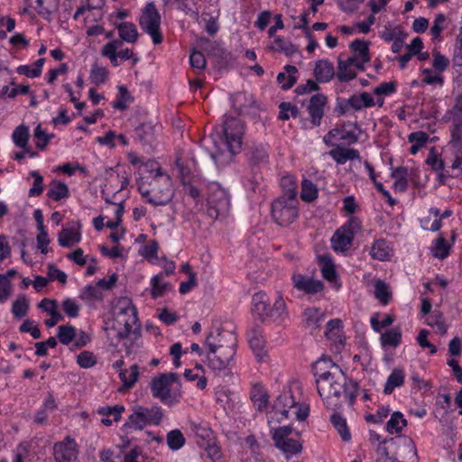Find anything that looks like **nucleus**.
Returning a JSON list of instances; mask_svg holds the SVG:
<instances>
[{"instance_id": "nucleus-14", "label": "nucleus", "mask_w": 462, "mask_h": 462, "mask_svg": "<svg viewBox=\"0 0 462 462\" xmlns=\"http://www.w3.org/2000/svg\"><path fill=\"white\" fill-rule=\"evenodd\" d=\"M375 105L374 99L368 92L352 95L349 98H337L335 112L338 116L347 114L350 110L360 111Z\"/></svg>"}, {"instance_id": "nucleus-7", "label": "nucleus", "mask_w": 462, "mask_h": 462, "mask_svg": "<svg viewBox=\"0 0 462 462\" xmlns=\"http://www.w3.org/2000/svg\"><path fill=\"white\" fill-rule=\"evenodd\" d=\"M444 119L453 124L450 143L455 160L452 168L462 170V96L456 97L454 106L446 112Z\"/></svg>"}, {"instance_id": "nucleus-49", "label": "nucleus", "mask_w": 462, "mask_h": 462, "mask_svg": "<svg viewBox=\"0 0 462 462\" xmlns=\"http://www.w3.org/2000/svg\"><path fill=\"white\" fill-rule=\"evenodd\" d=\"M29 310V301L24 295L19 296L12 304V313L16 318L26 316Z\"/></svg>"}, {"instance_id": "nucleus-59", "label": "nucleus", "mask_w": 462, "mask_h": 462, "mask_svg": "<svg viewBox=\"0 0 462 462\" xmlns=\"http://www.w3.org/2000/svg\"><path fill=\"white\" fill-rule=\"evenodd\" d=\"M342 328V321L339 319H330L326 325L325 336L332 339L339 336Z\"/></svg>"}, {"instance_id": "nucleus-15", "label": "nucleus", "mask_w": 462, "mask_h": 462, "mask_svg": "<svg viewBox=\"0 0 462 462\" xmlns=\"http://www.w3.org/2000/svg\"><path fill=\"white\" fill-rule=\"evenodd\" d=\"M359 228V224L356 219H352L348 226H344L337 229L331 238L332 248L336 252L347 251L353 243L355 229Z\"/></svg>"}, {"instance_id": "nucleus-22", "label": "nucleus", "mask_w": 462, "mask_h": 462, "mask_svg": "<svg viewBox=\"0 0 462 462\" xmlns=\"http://www.w3.org/2000/svg\"><path fill=\"white\" fill-rule=\"evenodd\" d=\"M313 73L317 82H329L335 76L334 65L328 60H319L315 64Z\"/></svg>"}, {"instance_id": "nucleus-45", "label": "nucleus", "mask_w": 462, "mask_h": 462, "mask_svg": "<svg viewBox=\"0 0 462 462\" xmlns=\"http://www.w3.org/2000/svg\"><path fill=\"white\" fill-rule=\"evenodd\" d=\"M251 400L258 410L266 407L268 402V395L261 385H254L251 391Z\"/></svg>"}, {"instance_id": "nucleus-4", "label": "nucleus", "mask_w": 462, "mask_h": 462, "mask_svg": "<svg viewBox=\"0 0 462 462\" xmlns=\"http://www.w3.org/2000/svg\"><path fill=\"white\" fill-rule=\"evenodd\" d=\"M224 134L227 152H219L211 155L217 165H224L238 153L242 147L245 134L243 122L236 117H227L224 124Z\"/></svg>"}, {"instance_id": "nucleus-20", "label": "nucleus", "mask_w": 462, "mask_h": 462, "mask_svg": "<svg viewBox=\"0 0 462 462\" xmlns=\"http://www.w3.org/2000/svg\"><path fill=\"white\" fill-rule=\"evenodd\" d=\"M248 343L255 356L262 361L266 356L265 339L258 328H253L247 334Z\"/></svg>"}, {"instance_id": "nucleus-43", "label": "nucleus", "mask_w": 462, "mask_h": 462, "mask_svg": "<svg viewBox=\"0 0 462 462\" xmlns=\"http://www.w3.org/2000/svg\"><path fill=\"white\" fill-rule=\"evenodd\" d=\"M318 188L310 180H303L301 182L300 199L305 202L314 201L318 198Z\"/></svg>"}, {"instance_id": "nucleus-50", "label": "nucleus", "mask_w": 462, "mask_h": 462, "mask_svg": "<svg viewBox=\"0 0 462 462\" xmlns=\"http://www.w3.org/2000/svg\"><path fill=\"white\" fill-rule=\"evenodd\" d=\"M167 443L171 450H178L184 446L185 438L180 430H173L167 434Z\"/></svg>"}, {"instance_id": "nucleus-21", "label": "nucleus", "mask_w": 462, "mask_h": 462, "mask_svg": "<svg viewBox=\"0 0 462 462\" xmlns=\"http://www.w3.org/2000/svg\"><path fill=\"white\" fill-rule=\"evenodd\" d=\"M302 322L306 328L313 331L320 328L325 320V313L319 308L310 307L303 311Z\"/></svg>"}, {"instance_id": "nucleus-33", "label": "nucleus", "mask_w": 462, "mask_h": 462, "mask_svg": "<svg viewBox=\"0 0 462 462\" xmlns=\"http://www.w3.org/2000/svg\"><path fill=\"white\" fill-rule=\"evenodd\" d=\"M136 138L143 144L151 143L155 135V125L152 123H143L134 130Z\"/></svg>"}, {"instance_id": "nucleus-53", "label": "nucleus", "mask_w": 462, "mask_h": 462, "mask_svg": "<svg viewBox=\"0 0 462 462\" xmlns=\"http://www.w3.org/2000/svg\"><path fill=\"white\" fill-rule=\"evenodd\" d=\"M34 138L36 139V147L40 150H43L50 140L53 137V134H48L45 130L42 129L41 125H38L34 129Z\"/></svg>"}, {"instance_id": "nucleus-37", "label": "nucleus", "mask_w": 462, "mask_h": 462, "mask_svg": "<svg viewBox=\"0 0 462 462\" xmlns=\"http://www.w3.org/2000/svg\"><path fill=\"white\" fill-rule=\"evenodd\" d=\"M407 425V420L403 418L401 411H394L386 423V430L390 434H399Z\"/></svg>"}, {"instance_id": "nucleus-47", "label": "nucleus", "mask_w": 462, "mask_h": 462, "mask_svg": "<svg viewBox=\"0 0 462 462\" xmlns=\"http://www.w3.org/2000/svg\"><path fill=\"white\" fill-rule=\"evenodd\" d=\"M57 337L61 344L68 346L76 337V328L71 325L60 326Z\"/></svg>"}, {"instance_id": "nucleus-38", "label": "nucleus", "mask_w": 462, "mask_h": 462, "mask_svg": "<svg viewBox=\"0 0 462 462\" xmlns=\"http://www.w3.org/2000/svg\"><path fill=\"white\" fill-rule=\"evenodd\" d=\"M79 298L88 304L103 300V292L96 284L87 285L80 292Z\"/></svg>"}, {"instance_id": "nucleus-36", "label": "nucleus", "mask_w": 462, "mask_h": 462, "mask_svg": "<svg viewBox=\"0 0 462 462\" xmlns=\"http://www.w3.org/2000/svg\"><path fill=\"white\" fill-rule=\"evenodd\" d=\"M139 377V366L133 365L130 366V370H120L119 378L123 383V385L126 389L134 387Z\"/></svg>"}, {"instance_id": "nucleus-61", "label": "nucleus", "mask_w": 462, "mask_h": 462, "mask_svg": "<svg viewBox=\"0 0 462 462\" xmlns=\"http://www.w3.org/2000/svg\"><path fill=\"white\" fill-rule=\"evenodd\" d=\"M390 408L388 406L379 407L375 414H366L365 419L367 422L382 423L389 415Z\"/></svg>"}, {"instance_id": "nucleus-58", "label": "nucleus", "mask_w": 462, "mask_h": 462, "mask_svg": "<svg viewBox=\"0 0 462 462\" xmlns=\"http://www.w3.org/2000/svg\"><path fill=\"white\" fill-rule=\"evenodd\" d=\"M30 174L34 179V180L32 187L29 189V196H40L43 191V178L37 171H32Z\"/></svg>"}, {"instance_id": "nucleus-31", "label": "nucleus", "mask_w": 462, "mask_h": 462, "mask_svg": "<svg viewBox=\"0 0 462 462\" xmlns=\"http://www.w3.org/2000/svg\"><path fill=\"white\" fill-rule=\"evenodd\" d=\"M275 447L286 454L287 457L300 454L302 450L301 443L291 438L276 441Z\"/></svg>"}, {"instance_id": "nucleus-40", "label": "nucleus", "mask_w": 462, "mask_h": 462, "mask_svg": "<svg viewBox=\"0 0 462 462\" xmlns=\"http://www.w3.org/2000/svg\"><path fill=\"white\" fill-rule=\"evenodd\" d=\"M319 262L323 278L329 282L334 281L336 279V270L331 256L329 254L320 255Z\"/></svg>"}, {"instance_id": "nucleus-46", "label": "nucleus", "mask_w": 462, "mask_h": 462, "mask_svg": "<svg viewBox=\"0 0 462 462\" xmlns=\"http://www.w3.org/2000/svg\"><path fill=\"white\" fill-rule=\"evenodd\" d=\"M402 338V333L399 328H392L387 330L381 336V342L383 346H397Z\"/></svg>"}, {"instance_id": "nucleus-2", "label": "nucleus", "mask_w": 462, "mask_h": 462, "mask_svg": "<svg viewBox=\"0 0 462 462\" xmlns=\"http://www.w3.org/2000/svg\"><path fill=\"white\" fill-rule=\"evenodd\" d=\"M138 191L143 198H146L148 203L153 206L166 205L173 197L171 180L160 170L152 176L150 180L142 178L138 181Z\"/></svg>"}, {"instance_id": "nucleus-32", "label": "nucleus", "mask_w": 462, "mask_h": 462, "mask_svg": "<svg viewBox=\"0 0 462 462\" xmlns=\"http://www.w3.org/2000/svg\"><path fill=\"white\" fill-rule=\"evenodd\" d=\"M370 255L375 260H388L390 257V247L387 242L384 239L374 241L370 249Z\"/></svg>"}, {"instance_id": "nucleus-5", "label": "nucleus", "mask_w": 462, "mask_h": 462, "mask_svg": "<svg viewBox=\"0 0 462 462\" xmlns=\"http://www.w3.org/2000/svg\"><path fill=\"white\" fill-rule=\"evenodd\" d=\"M226 343L228 346L222 347L217 343H211V340H205L204 346L208 348L207 360L208 366L217 371L226 369L230 365L236 353V337L234 333H227Z\"/></svg>"}, {"instance_id": "nucleus-25", "label": "nucleus", "mask_w": 462, "mask_h": 462, "mask_svg": "<svg viewBox=\"0 0 462 462\" xmlns=\"http://www.w3.org/2000/svg\"><path fill=\"white\" fill-rule=\"evenodd\" d=\"M329 155L337 164H344L347 161L360 160L359 152L356 149H345L337 147L329 152Z\"/></svg>"}, {"instance_id": "nucleus-48", "label": "nucleus", "mask_w": 462, "mask_h": 462, "mask_svg": "<svg viewBox=\"0 0 462 462\" xmlns=\"http://www.w3.org/2000/svg\"><path fill=\"white\" fill-rule=\"evenodd\" d=\"M374 296L383 305L389 303L392 294L388 285L384 282L377 281L375 282Z\"/></svg>"}, {"instance_id": "nucleus-60", "label": "nucleus", "mask_w": 462, "mask_h": 462, "mask_svg": "<svg viewBox=\"0 0 462 462\" xmlns=\"http://www.w3.org/2000/svg\"><path fill=\"white\" fill-rule=\"evenodd\" d=\"M432 56V67L435 71L442 74V72L448 69L449 60L443 54L438 51L433 52Z\"/></svg>"}, {"instance_id": "nucleus-16", "label": "nucleus", "mask_w": 462, "mask_h": 462, "mask_svg": "<svg viewBox=\"0 0 462 462\" xmlns=\"http://www.w3.org/2000/svg\"><path fill=\"white\" fill-rule=\"evenodd\" d=\"M328 103V97L320 93L313 95L307 106L310 122L314 126H319L324 116V108Z\"/></svg>"}, {"instance_id": "nucleus-34", "label": "nucleus", "mask_w": 462, "mask_h": 462, "mask_svg": "<svg viewBox=\"0 0 462 462\" xmlns=\"http://www.w3.org/2000/svg\"><path fill=\"white\" fill-rule=\"evenodd\" d=\"M330 421L337 430L343 441H348L351 439V434L344 417L337 412H334L330 416Z\"/></svg>"}, {"instance_id": "nucleus-51", "label": "nucleus", "mask_w": 462, "mask_h": 462, "mask_svg": "<svg viewBox=\"0 0 462 462\" xmlns=\"http://www.w3.org/2000/svg\"><path fill=\"white\" fill-rule=\"evenodd\" d=\"M108 78V71L104 67L95 64L92 66L89 75L90 81L95 85H100L106 82Z\"/></svg>"}, {"instance_id": "nucleus-1", "label": "nucleus", "mask_w": 462, "mask_h": 462, "mask_svg": "<svg viewBox=\"0 0 462 462\" xmlns=\"http://www.w3.org/2000/svg\"><path fill=\"white\" fill-rule=\"evenodd\" d=\"M317 390L327 409L337 411L347 403L353 406L359 384L348 378L330 358H320L313 365Z\"/></svg>"}, {"instance_id": "nucleus-10", "label": "nucleus", "mask_w": 462, "mask_h": 462, "mask_svg": "<svg viewBox=\"0 0 462 462\" xmlns=\"http://www.w3.org/2000/svg\"><path fill=\"white\" fill-rule=\"evenodd\" d=\"M177 381L178 374L176 373L162 374L153 377L150 383L152 395L165 405L178 403L180 394L171 392V385Z\"/></svg>"}, {"instance_id": "nucleus-57", "label": "nucleus", "mask_w": 462, "mask_h": 462, "mask_svg": "<svg viewBox=\"0 0 462 462\" xmlns=\"http://www.w3.org/2000/svg\"><path fill=\"white\" fill-rule=\"evenodd\" d=\"M124 411L125 407L123 405L117 404L115 406L102 407L98 410V413L106 417L112 416L115 421H118Z\"/></svg>"}, {"instance_id": "nucleus-52", "label": "nucleus", "mask_w": 462, "mask_h": 462, "mask_svg": "<svg viewBox=\"0 0 462 462\" xmlns=\"http://www.w3.org/2000/svg\"><path fill=\"white\" fill-rule=\"evenodd\" d=\"M423 75L422 82L428 85H438L442 87L444 84V77L442 74L432 71L430 69H423L421 70Z\"/></svg>"}, {"instance_id": "nucleus-55", "label": "nucleus", "mask_w": 462, "mask_h": 462, "mask_svg": "<svg viewBox=\"0 0 462 462\" xmlns=\"http://www.w3.org/2000/svg\"><path fill=\"white\" fill-rule=\"evenodd\" d=\"M77 363L81 368H90L97 364L95 355L90 351H83L77 356Z\"/></svg>"}, {"instance_id": "nucleus-62", "label": "nucleus", "mask_w": 462, "mask_h": 462, "mask_svg": "<svg viewBox=\"0 0 462 462\" xmlns=\"http://www.w3.org/2000/svg\"><path fill=\"white\" fill-rule=\"evenodd\" d=\"M62 309L65 314L69 318H76L79 316V306L78 305L76 300L70 298H66L62 301Z\"/></svg>"}, {"instance_id": "nucleus-41", "label": "nucleus", "mask_w": 462, "mask_h": 462, "mask_svg": "<svg viewBox=\"0 0 462 462\" xmlns=\"http://www.w3.org/2000/svg\"><path fill=\"white\" fill-rule=\"evenodd\" d=\"M12 139L17 147L25 149L29 140V127L24 125L17 126L13 132Z\"/></svg>"}, {"instance_id": "nucleus-63", "label": "nucleus", "mask_w": 462, "mask_h": 462, "mask_svg": "<svg viewBox=\"0 0 462 462\" xmlns=\"http://www.w3.org/2000/svg\"><path fill=\"white\" fill-rule=\"evenodd\" d=\"M449 245L443 236H439L435 242L434 255L439 259H444L448 255Z\"/></svg>"}, {"instance_id": "nucleus-64", "label": "nucleus", "mask_w": 462, "mask_h": 462, "mask_svg": "<svg viewBox=\"0 0 462 462\" xmlns=\"http://www.w3.org/2000/svg\"><path fill=\"white\" fill-rule=\"evenodd\" d=\"M190 66L195 69L203 70L206 68L207 61L202 52L194 51L189 56Z\"/></svg>"}, {"instance_id": "nucleus-8", "label": "nucleus", "mask_w": 462, "mask_h": 462, "mask_svg": "<svg viewBox=\"0 0 462 462\" xmlns=\"http://www.w3.org/2000/svg\"><path fill=\"white\" fill-rule=\"evenodd\" d=\"M115 328L118 329V337L125 338L138 328L136 308L130 300L122 299L116 307Z\"/></svg>"}, {"instance_id": "nucleus-19", "label": "nucleus", "mask_w": 462, "mask_h": 462, "mask_svg": "<svg viewBox=\"0 0 462 462\" xmlns=\"http://www.w3.org/2000/svg\"><path fill=\"white\" fill-rule=\"evenodd\" d=\"M350 48L354 55L349 57V59H354L356 68L364 71L365 64L370 60L368 43L361 40H355L350 44Z\"/></svg>"}, {"instance_id": "nucleus-9", "label": "nucleus", "mask_w": 462, "mask_h": 462, "mask_svg": "<svg viewBox=\"0 0 462 462\" xmlns=\"http://www.w3.org/2000/svg\"><path fill=\"white\" fill-rule=\"evenodd\" d=\"M164 411L159 405H137L128 417L125 426L142 430L146 426H159L164 419Z\"/></svg>"}, {"instance_id": "nucleus-26", "label": "nucleus", "mask_w": 462, "mask_h": 462, "mask_svg": "<svg viewBox=\"0 0 462 462\" xmlns=\"http://www.w3.org/2000/svg\"><path fill=\"white\" fill-rule=\"evenodd\" d=\"M81 239L80 232L75 228H65L63 227L58 236L59 245L62 247H70L74 244L79 243Z\"/></svg>"}, {"instance_id": "nucleus-30", "label": "nucleus", "mask_w": 462, "mask_h": 462, "mask_svg": "<svg viewBox=\"0 0 462 462\" xmlns=\"http://www.w3.org/2000/svg\"><path fill=\"white\" fill-rule=\"evenodd\" d=\"M391 176L394 180L393 189L399 192L405 191L408 187V168L397 167L393 170Z\"/></svg>"}, {"instance_id": "nucleus-56", "label": "nucleus", "mask_w": 462, "mask_h": 462, "mask_svg": "<svg viewBox=\"0 0 462 462\" xmlns=\"http://www.w3.org/2000/svg\"><path fill=\"white\" fill-rule=\"evenodd\" d=\"M428 325L437 329V331L444 335L447 333L448 326L445 323L442 314L436 313L429 317Z\"/></svg>"}, {"instance_id": "nucleus-29", "label": "nucleus", "mask_w": 462, "mask_h": 462, "mask_svg": "<svg viewBox=\"0 0 462 462\" xmlns=\"http://www.w3.org/2000/svg\"><path fill=\"white\" fill-rule=\"evenodd\" d=\"M405 374L402 369L394 368L388 376L384 384L383 393L391 394L395 388L401 387L404 383Z\"/></svg>"}, {"instance_id": "nucleus-17", "label": "nucleus", "mask_w": 462, "mask_h": 462, "mask_svg": "<svg viewBox=\"0 0 462 462\" xmlns=\"http://www.w3.org/2000/svg\"><path fill=\"white\" fill-rule=\"evenodd\" d=\"M77 455V444L70 437L54 445V458L56 462H70Z\"/></svg>"}, {"instance_id": "nucleus-27", "label": "nucleus", "mask_w": 462, "mask_h": 462, "mask_svg": "<svg viewBox=\"0 0 462 462\" xmlns=\"http://www.w3.org/2000/svg\"><path fill=\"white\" fill-rule=\"evenodd\" d=\"M284 72H280L277 76V81L281 85V88L284 90L290 89L297 82V77L295 76L298 69L295 66L286 65L284 67Z\"/></svg>"}, {"instance_id": "nucleus-44", "label": "nucleus", "mask_w": 462, "mask_h": 462, "mask_svg": "<svg viewBox=\"0 0 462 462\" xmlns=\"http://www.w3.org/2000/svg\"><path fill=\"white\" fill-rule=\"evenodd\" d=\"M118 93L119 95L116 100L113 103V107L119 110H125L128 104L134 101V97L125 86L118 87Z\"/></svg>"}, {"instance_id": "nucleus-42", "label": "nucleus", "mask_w": 462, "mask_h": 462, "mask_svg": "<svg viewBox=\"0 0 462 462\" xmlns=\"http://www.w3.org/2000/svg\"><path fill=\"white\" fill-rule=\"evenodd\" d=\"M47 196L53 200H60L69 197L68 186L63 182L53 181L48 191Z\"/></svg>"}, {"instance_id": "nucleus-39", "label": "nucleus", "mask_w": 462, "mask_h": 462, "mask_svg": "<svg viewBox=\"0 0 462 462\" xmlns=\"http://www.w3.org/2000/svg\"><path fill=\"white\" fill-rule=\"evenodd\" d=\"M270 49L273 51L282 52L288 57H291L297 52L295 46L282 37H275Z\"/></svg>"}, {"instance_id": "nucleus-23", "label": "nucleus", "mask_w": 462, "mask_h": 462, "mask_svg": "<svg viewBox=\"0 0 462 462\" xmlns=\"http://www.w3.org/2000/svg\"><path fill=\"white\" fill-rule=\"evenodd\" d=\"M296 401L290 392L279 395L273 405L275 412L280 413L285 418L289 417L291 410L295 406Z\"/></svg>"}, {"instance_id": "nucleus-54", "label": "nucleus", "mask_w": 462, "mask_h": 462, "mask_svg": "<svg viewBox=\"0 0 462 462\" xmlns=\"http://www.w3.org/2000/svg\"><path fill=\"white\" fill-rule=\"evenodd\" d=\"M232 333L228 330H223L220 328H216L215 331L211 330L206 337V340H211L213 343H217L216 346L220 345L222 347L225 346H228L226 343V334Z\"/></svg>"}, {"instance_id": "nucleus-11", "label": "nucleus", "mask_w": 462, "mask_h": 462, "mask_svg": "<svg viewBox=\"0 0 462 462\" xmlns=\"http://www.w3.org/2000/svg\"><path fill=\"white\" fill-rule=\"evenodd\" d=\"M141 29L149 34L154 44L162 42L161 33V14L153 2H149L143 7L139 18Z\"/></svg>"}, {"instance_id": "nucleus-28", "label": "nucleus", "mask_w": 462, "mask_h": 462, "mask_svg": "<svg viewBox=\"0 0 462 462\" xmlns=\"http://www.w3.org/2000/svg\"><path fill=\"white\" fill-rule=\"evenodd\" d=\"M151 295L153 299L163 296L168 291L171 290V286L168 282L164 281L163 273L154 275L151 280Z\"/></svg>"}, {"instance_id": "nucleus-6", "label": "nucleus", "mask_w": 462, "mask_h": 462, "mask_svg": "<svg viewBox=\"0 0 462 462\" xmlns=\"http://www.w3.org/2000/svg\"><path fill=\"white\" fill-rule=\"evenodd\" d=\"M290 189L291 194L281 195L271 205V217L281 226H289L299 217V201Z\"/></svg>"}, {"instance_id": "nucleus-24", "label": "nucleus", "mask_w": 462, "mask_h": 462, "mask_svg": "<svg viewBox=\"0 0 462 462\" xmlns=\"http://www.w3.org/2000/svg\"><path fill=\"white\" fill-rule=\"evenodd\" d=\"M353 67H356L354 59H346V60H338L337 78L341 82H347L356 77Z\"/></svg>"}, {"instance_id": "nucleus-18", "label": "nucleus", "mask_w": 462, "mask_h": 462, "mask_svg": "<svg viewBox=\"0 0 462 462\" xmlns=\"http://www.w3.org/2000/svg\"><path fill=\"white\" fill-rule=\"evenodd\" d=\"M291 281L295 289L306 294H316L323 290L321 281L304 276L300 273H294L291 277Z\"/></svg>"}, {"instance_id": "nucleus-3", "label": "nucleus", "mask_w": 462, "mask_h": 462, "mask_svg": "<svg viewBox=\"0 0 462 462\" xmlns=\"http://www.w3.org/2000/svg\"><path fill=\"white\" fill-rule=\"evenodd\" d=\"M252 311L263 322L271 321L282 325L289 319L286 304L282 297L278 296L273 307H270L268 296L263 291L254 294L252 298Z\"/></svg>"}, {"instance_id": "nucleus-12", "label": "nucleus", "mask_w": 462, "mask_h": 462, "mask_svg": "<svg viewBox=\"0 0 462 462\" xmlns=\"http://www.w3.org/2000/svg\"><path fill=\"white\" fill-rule=\"evenodd\" d=\"M361 128L357 123L345 122L340 126L328 131L323 137V142L328 145H333V141H342L347 144L356 143L358 141Z\"/></svg>"}, {"instance_id": "nucleus-13", "label": "nucleus", "mask_w": 462, "mask_h": 462, "mask_svg": "<svg viewBox=\"0 0 462 462\" xmlns=\"http://www.w3.org/2000/svg\"><path fill=\"white\" fill-rule=\"evenodd\" d=\"M230 208V199L225 189L215 185V189L208 198L207 214L213 220L225 217Z\"/></svg>"}, {"instance_id": "nucleus-35", "label": "nucleus", "mask_w": 462, "mask_h": 462, "mask_svg": "<svg viewBox=\"0 0 462 462\" xmlns=\"http://www.w3.org/2000/svg\"><path fill=\"white\" fill-rule=\"evenodd\" d=\"M120 38L127 42L134 43L137 41L138 32L133 23L124 22L117 26Z\"/></svg>"}]
</instances>
